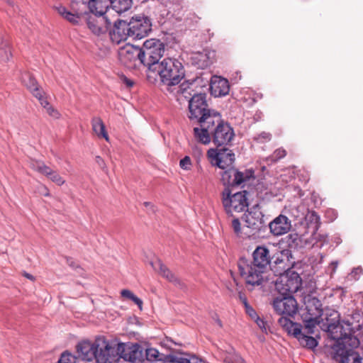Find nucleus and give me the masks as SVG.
Instances as JSON below:
<instances>
[{
  "label": "nucleus",
  "mask_w": 363,
  "mask_h": 363,
  "mask_svg": "<svg viewBox=\"0 0 363 363\" xmlns=\"http://www.w3.org/2000/svg\"><path fill=\"white\" fill-rule=\"evenodd\" d=\"M223 205L226 213L231 217L234 216V213L244 211L248 206L247 191H240L231 195L228 190H225L223 193Z\"/></svg>",
  "instance_id": "obj_7"
},
{
  "label": "nucleus",
  "mask_w": 363,
  "mask_h": 363,
  "mask_svg": "<svg viewBox=\"0 0 363 363\" xmlns=\"http://www.w3.org/2000/svg\"><path fill=\"white\" fill-rule=\"evenodd\" d=\"M91 128L94 134L99 138H103L106 141H109V136L106 130L105 124L99 117H94L91 120Z\"/></svg>",
  "instance_id": "obj_30"
},
{
  "label": "nucleus",
  "mask_w": 363,
  "mask_h": 363,
  "mask_svg": "<svg viewBox=\"0 0 363 363\" xmlns=\"http://www.w3.org/2000/svg\"><path fill=\"white\" fill-rule=\"evenodd\" d=\"M238 267L240 277L248 285L260 286L267 281V271L250 262V260L240 259Z\"/></svg>",
  "instance_id": "obj_6"
},
{
  "label": "nucleus",
  "mask_w": 363,
  "mask_h": 363,
  "mask_svg": "<svg viewBox=\"0 0 363 363\" xmlns=\"http://www.w3.org/2000/svg\"><path fill=\"white\" fill-rule=\"evenodd\" d=\"M259 143H265L271 140V134L269 133L263 132L260 133L256 138Z\"/></svg>",
  "instance_id": "obj_48"
},
{
  "label": "nucleus",
  "mask_w": 363,
  "mask_h": 363,
  "mask_svg": "<svg viewBox=\"0 0 363 363\" xmlns=\"http://www.w3.org/2000/svg\"><path fill=\"white\" fill-rule=\"evenodd\" d=\"M231 228L234 233L240 238H243V233L242 231L241 223L238 218H234L231 220Z\"/></svg>",
  "instance_id": "obj_42"
},
{
  "label": "nucleus",
  "mask_w": 363,
  "mask_h": 363,
  "mask_svg": "<svg viewBox=\"0 0 363 363\" xmlns=\"http://www.w3.org/2000/svg\"><path fill=\"white\" fill-rule=\"evenodd\" d=\"M189 108L190 112L189 118L191 119L198 120L201 118L203 113L209 110L207 108L206 94H194L189 100Z\"/></svg>",
  "instance_id": "obj_15"
},
{
  "label": "nucleus",
  "mask_w": 363,
  "mask_h": 363,
  "mask_svg": "<svg viewBox=\"0 0 363 363\" xmlns=\"http://www.w3.org/2000/svg\"><path fill=\"white\" fill-rule=\"evenodd\" d=\"M132 6V0H111V6L118 13L127 11Z\"/></svg>",
  "instance_id": "obj_33"
},
{
  "label": "nucleus",
  "mask_w": 363,
  "mask_h": 363,
  "mask_svg": "<svg viewBox=\"0 0 363 363\" xmlns=\"http://www.w3.org/2000/svg\"><path fill=\"white\" fill-rule=\"evenodd\" d=\"M130 300L133 301L138 306L140 310L143 309V301L138 297H137L134 294L130 298Z\"/></svg>",
  "instance_id": "obj_53"
},
{
  "label": "nucleus",
  "mask_w": 363,
  "mask_h": 363,
  "mask_svg": "<svg viewBox=\"0 0 363 363\" xmlns=\"http://www.w3.org/2000/svg\"><path fill=\"white\" fill-rule=\"evenodd\" d=\"M286 155V151L284 148H278L267 160L270 162H276L284 158Z\"/></svg>",
  "instance_id": "obj_39"
},
{
  "label": "nucleus",
  "mask_w": 363,
  "mask_h": 363,
  "mask_svg": "<svg viewBox=\"0 0 363 363\" xmlns=\"http://www.w3.org/2000/svg\"><path fill=\"white\" fill-rule=\"evenodd\" d=\"M76 1L73 0L70 9L62 5L55 6V10L63 18L67 21L77 24L79 23L81 18L85 12L86 4L79 1V6L75 7Z\"/></svg>",
  "instance_id": "obj_12"
},
{
  "label": "nucleus",
  "mask_w": 363,
  "mask_h": 363,
  "mask_svg": "<svg viewBox=\"0 0 363 363\" xmlns=\"http://www.w3.org/2000/svg\"><path fill=\"white\" fill-rule=\"evenodd\" d=\"M271 261L272 257L267 247L265 246H258L252 253V260H250V262L267 271Z\"/></svg>",
  "instance_id": "obj_21"
},
{
  "label": "nucleus",
  "mask_w": 363,
  "mask_h": 363,
  "mask_svg": "<svg viewBox=\"0 0 363 363\" xmlns=\"http://www.w3.org/2000/svg\"><path fill=\"white\" fill-rule=\"evenodd\" d=\"M313 238L314 240H317V242H318V241H320V244L319 247H322V246L323 245V244H324L325 242H326V241H327V238H326V236H325V235H320V234H318V233H314L313 234Z\"/></svg>",
  "instance_id": "obj_50"
},
{
  "label": "nucleus",
  "mask_w": 363,
  "mask_h": 363,
  "mask_svg": "<svg viewBox=\"0 0 363 363\" xmlns=\"http://www.w3.org/2000/svg\"><path fill=\"white\" fill-rule=\"evenodd\" d=\"M361 272H362V269L360 268H357L352 272V273H354V274H358V273H361Z\"/></svg>",
  "instance_id": "obj_59"
},
{
  "label": "nucleus",
  "mask_w": 363,
  "mask_h": 363,
  "mask_svg": "<svg viewBox=\"0 0 363 363\" xmlns=\"http://www.w3.org/2000/svg\"><path fill=\"white\" fill-rule=\"evenodd\" d=\"M38 192L44 196H50V191H49L48 188L45 185L42 184H40L38 186Z\"/></svg>",
  "instance_id": "obj_51"
},
{
  "label": "nucleus",
  "mask_w": 363,
  "mask_h": 363,
  "mask_svg": "<svg viewBox=\"0 0 363 363\" xmlns=\"http://www.w3.org/2000/svg\"><path fill=\"white\" fill-rule=\"evenodd\" d=\"M123 345L116 340H107L104 337H99L95 340L94 359L97 363H112L118 357Z\"/></svg>",
  "instance_id": "obj_5"
},
{
  "label": "nucleus",
  "mask_w": 363,
  "mask_h": 363,
  "mask_svg": "<svg viewBox=\"0 0 363 363\" xmlns=\"http://www.w3.org/2000/svg\"><path fill=\"white\" fill-rule=\"evenodd\" d=\"M235 186L241 185L254 177V171L252 169H245L243 172H241L235 169Z\"/></svg>",
  "instance_id": "obj_35"
},
{
  "label": "nucleus",
  "mask_w": 363,
  "mask_h": 363,
  "mask_svg": "<svg viewBox=\"0 0 363 363\" xmlns=\"http://www.w3.org/2000/svg\"><path fill=\"white\" fill-rule=\"evenodd\" d=\"M37 99L39 101L40 105L43 107L46 113L50 116L56 119L60 118V113L57 109H55L52 105L50 104L46 97H45V95H42L40 98H38Z\"/></svg>",
  "instance_id": "obj_34"
},
{
  "label": "nucleus",
  "mask_w": 363,
  "mask_h": 363,
  "mask_svg": "<svg viewBox=\"0 0 363 363\" xmlns=\"http://www.w3.org/2000/svg\"><path fill=\"white\" fill-rule=\"evenodd\" d=\"M198 122L200 124L201 127H203L204 128H208L211 130V133L218 126V123H221L223 121H221L220 115L214 111L208 110L205 113L199 118Z\"/></svg>",
  "instance_id": "obj_25"
},
{
  "label": "nucleus",
  "mask_w": 363,
  "mask_h": 363,
  "mask_svg": "<svg viewBox=\"0 0 363 363\" xmlns=\"http://www.w3.org/2000/svg\"><path fill=\"white\" fill-rule=\"evenodd\" d=\"M308 309V313L303 315V328L284 316L279 318L278 323L289 335L296 338L301 346L313 350L317 347L318 341L308 335L313 334L315 328L320 323L323 311L318 306H315L314 313Z\"/></svg>",
  "instance_id": "obj_2"
},
{
  "label": "nucleus",
  "mask_w": 363,
  "mask_h": 363,
  "mask_svg": "<svg viewBox=\"0 0 363 363\" xmlns=\"http://www.w3.org/2000/svg\"><path fill=\"white\" fill-rule=\"evenodd\" d=\"M306 220L311 223L315 224V230H317L318 228V223L320 220L319 216L314 211L308 212L306 216Z\"/></svg>",
  "instance_id": "obj_43"
},
{
  "label": "nucleus",
  "mask_w": 363,
  "mask_h": 363,
  "mask_svg": "<svg viewBox=\"0 0 363 363\" xmlns=\"http://www.w3.org/2000/svg\"><path fill=\"white\" fill-rule=\"evenodd\" d=\"M21 81L36 99L40 98L42 95H45L43 89L38 85L36 80L29 72H25L22 74Z\"/></svg>",
  "instance_id": "obj_26"
},
{
  "label": "nucleus",
  "mask_w": 363,
  "mask_h": 363,
  "mask_svg": "<svg viewBox=\"0 0 363 363\" xmlns=\"http://www.w3.org/2000/svg\"><path fill=\"white\" fill-rule=\"evenodd\" d=\"M316 302H317V303L318 304V306H320V303H319V301H318V300H317V301H316Z\"/></svg>",
  "instance_id": "obj_64"
},
{
  "label": "nucleus",
  "mask_w": 363,
  "mask_h": 363,
  "mask_svg": "<svg viewBox=\"0 0 363 363\" xmlns=\"http://www.w3.org/2000/svg\"><path fill=\"white\" fill-rule=\"evenodd\" d=\"M123 82L128 87H131L133 85V82L125 77L123 78Z\"/></svg>",
  "instance_id": "obj_55"
},
{
  "label": "nucleus",
  "mask_w": 363,
  "mask_h": 363,
  "mask_svg": "<svg viewBox=\"0 0 363 363\" xmlns=\"http://www.w3.org/2000/svg\"><path fill=\"white\" fill-rule=\"evenodd\" d=\"M160 82L167 86H173L180 83L185 76L182 64L174 58H164L155 67V72Z\"/></svg>",
  "instance_id": "obj_3"
},
{
  "label": "nucleus",
  "mask_w": 363,
  "mask_h": 363,
  "mask_svg": "<svg viewBox=\"0 0 363 363\" xmlns=\"http://www.w3.org/2000/svg\"><path fill=\"white\" fill-rule=\"evenodd\" d=\"M221 174V181L225 186H235V169L234 167L223 169Z\"/></svg>",
  "instance_id": "obj_32"
},
{
  "label": "nucleus",
  "mask_w": 363,
  "mask_h": 363,
  "mask_svg": "<svg viewBox=\"0 0 363 363\" xmlns=\"http://www.w3.org/2000/svg\"><path fill=\"white\" fill-rule=\"evenodd\" d=\"M337 264H338V263H337V261H335V262H331V266H332V267H333V269H332L331 273H334V272H335V270H336V269H337Z\"/></svg>",
  "instance_id": "obj_56"
},
{
  "label": "nucleus",
  "mask_w": 363,
  "mask_h": 363,
  "mask_svg": "<svg viewBox=\"0 0 363 363\" xmlns=\"http://www.w3.org/2000/svg\"><path fill=\"white\" fill-rule=\"evenodd\" d=\"M121 294L123 298L130 299L132 297V296L133 295V293L132 291H130V290L123 289L121 291Z\"/></svg>",
  "instance_id": "obj_54"
},
{
  "label": "nucleus",
  "mask_w": 363,
  "mask_h": 363,
  "mask_svg": "<svg viewBox=\"0 0 363 363\" xmlns=\"http://www.w3.org/2000/svg\"><path fill=\"white\" fill-rule=\"evenodd\" d=\"M359 317L354 314L342 323H328V331L331 337L336 340L333 346V358L339 363H361L362 357L354 350L360 344L355 333L361 328L359 320L354 319Z\"/></svg>",
  "instance_id": "obj_1"
},
{
  "label": "nucleus",
  "mask_w": 363,
  "mask_h": 363,
  "mask_svg": "<svg viewBox=\"0 0 363 363\" xmlns=\"http://www.w3.org/2000/svg\"><path fill=\"white\" fill-rule=\"evenodd\" d=\"M216 58L214 50L204 49L201 52L194 53L191 57L192 64L199 69L209 67Z\"/></svg>",
  "instance_id": "obj_20"
},
{
  "label": "nucleus",
  "mask_w": 363,
  "mask_h": 363,
  "mask_svg": "<svg viewBox=\"0 0 363 363\" xmlns=\"http://www.w3.org/2000/svg\"><path fill=\"white\" fill-rule=\"evenodd\" d=\"M210 89L211 94L215 97L225 96L229 93V82L225 78L213 76L211 79Z\"/></svg>",
  "instance_id": "obj_23"
},
{
  "label": "nucleus",
  "mask_w": 363,
  "mask_h": 363,
  "mask_svg": "<svg viewBox=\"0 0 363 363\" xmlns=\"http://www.w3.org/2000/svg\"><path fill=\"white\" fill-rule=\"evenodd\" d=\"M119 58L124 65L128 67H130L132 63H134L137 60H139L142 63L141 48L128 45L120 50Z\"/></svg>",
  "instance_id": "obj_18"
},
{
  "label": "nucleus",
  "mask_w": 363,
  "mask_h": 363,
  "mask_svg": "<svg viewBox=\"0 0 363 363\" xmlns=\"http://www.w3.org/2000/svg\"><path fill=\"white\" fill-rule=\"evenodd\" d=\"M96 159L98 160V161H100L101 157H97Z\"/></svg>",
  "instance_id": "obj_62"
},
{
  "label": "nucleus",
  "mask_w": 363,
  "mask_h": 363,
  "mask_svg": "<svg viewBox=\"0 0 363 363\" xmlns=\"http://www.w3.org/2000/svg\"><path fill=\"white\" fill-rule=\"evenodd\" d=\"M194 133L196 139L204 145L209 144L212 139L211 130L208 128H204L203 127L200 126V128H194Z\"/></svg>",
  "instance_id": "obj_31"
},
{
  "label": "nucleus",
  "mask_w": 363,
  "mask_h": 363,
  "mask_svg": "<svg viewBox=\"0 0 363 363\" xmlns=\"http://www.w3.org/2000/svg\"><path fill=\"white\" fill-rule=\"evenodd\" d=\"M96 159L98 160V161H100L101 157H97Z\"/></svg>",
  "instance_id": "obj_63"
},
{
  "label": "nucleus",
  "mask_w": 363,
  "mask_h": 363,
  "mask_svg": "<svg viewBox=\"0 0 363 363\" xmlns=\"http://www.w3.org/2000/svg\"><path fill=\"white\" fill-rule=\"evenodd\" d=\"M11 57L9 43L4 39H0V60L6 62Z\"/></svg>",
  "instance_id": "obj_36"
},
{
  "label": "nucleus",
  "mask_w": 363,
  "mask_h": 363,
  "mask_svg": "<svg viewBox=\"0 0 363 363\" xmlns=\"http://www.w3.org/2000/svg\"><path fill=\"white\" fill-rule=\"evenodd\" d=\"M122 345L123 351L118 353V357L127 362L141 363L143 359V351L138 346H128L125 343L119 342Z\"/></svg>",
  "instance_id": "obj_19"
},
{
  "label": "nucleus",
  "mask_w": 363,
  "mask_h": 363,
  "mask_svg": "<svg viewBox=\"0 0 363 363\" xmlns=\"http://www.w3.org/2000/svg\"><path fill=\"white\" fill-rule=\"evenodd\" d=\"M207 157L213 166L221 169L233 167L235 154L228 148H211L207 152Z\"/></svg>",
  "instance_id": "obj_9"
},
{
  "label": "nucleus",
  "mask_w": 363,
  "mask_h": 363,
  "mask_svg": "<svg viewBox=\"0 0 363 363\" xmlns=\"http://www.w3.org/2000/svg\"><path fill=\"white\" fill-rule=\"evenodd\" d=\"M145 354L147 360L150 362H152L153 361L162 360V358H160V356H162V354H160L159 351L155 348L147 349L145 351Z\"/></svg>",
  "instance_id": "obj_40"
},
{
  "label": "nucleus",
  "mask_w": 363,
  "mask_h": 363,
  "mask_svg": "<svg viewBox=\"0 0 363 363\" xmlns=\"http://www.w3.org/2000/svg\"><path fill=\"white\" fill-rule=\"evenodd\" d=\"M211 133L213 143L218 147L230 145L235 136L233 129L224 122L218 123Z\"/></svg>",
  "instance_id": "obj_14"
},
{
  "label": "nucleus",
  "mask_w": 363,
  "mask_h": 363,
  "mask_svg": "<svg viewBox=\"0 0 363 363\" xmlns=\"http://www.w3.org/2000/svg\"><path fill=\"white\" fill-rule=\"evenodd\" d=\"M291 252L289 250H284L277 252L272 257V269L278 276L290 272L293 265Z\"/></svg>",
  "instance_id": "obj_13"
},
{
  "label": "nucleus",
  "mask_w": 363,
  "mask_h": 363,
  "mask_svg": "<svg viewBox=\"0 0 363 363\" xmlns=\"http://www.w3.org/2000/svg\"><path fill=\"white\" fill-rule=\"evenodd\" d=\"M254 320L257 323L258 327L262 330V332L267 333V323L263 319L260 318L258 316Z\"/></svg>",
  "instance_id": "obj_49"
},
{
  "label": "nucleus",
  "mask_w": 363,
  "mask_h": 363,
  "mask_svg": "<svg viewBox=\"0 0 363 363\" xmlns=\"http://www.w3.org/2000/svg\"><path fill=\"white\" fill-rule=\"evenodd\" d=\"M179 167L184 170H191L192 167V162L190 157L185 156L179 161Z\"/></svg>",
  "instance_id": "obj_45"
},
{
  "label": "nucleus",
  "mask_w": 363,
  "mask_h": 363,
  "mask_svg": "<svg viewBox=\"0 0 363 363\" xmlns=\"http://www.w3.org/2000/svg\"><path fill=\"white\" fill-rule=\"evenodd\" d=\"M272 306L278 315L293 317L298 311L297 301L292 296L285 295L275 298Z\"/></svg>",
  "instance_id": "obj_11"
},
{
  "label": "nucleus",
  "mask_w": 363,
  "mask_h": 363,
  "mask_svg": "<svg viewBox=\"0 0 363 363\" xmlns=\"http://www.w3.org/2000/svg\"><path fill=\"white\" fill-rule=\"evenodd\" d=\"M128 22L118 20L114 23L113 29L110 31V38L113 43L119 44L130 38Z\"/></svg>",
  "instance_id": "obj_17"
},
{
  "label": "nucleus",
  "mask_w": 363,
  "mask_h": 363,
  "mask_svg": "<svg viewBox=\"0 0 363 363\" xmlns=\"http://www.w3.org/2000/svg\"><path fill=\"white\" fill-rule=\"evenodd\" d=\"M110 25L111 21L104 15L93 14L87 19L88 28L96 35L106 33Z\"/></svg>",
  "instance_id": "obj_16"
},
{
  "label": "nucleus",
  "mask_w": 363,
  "mask_h": 363,
  "mask_svg": "<svg viewBox=\"0 0 363 363\" xmlns=\"http://www.w3.org/2000/svg\"><path fill=\"white\" fill-rule=\"evenodd\" d=\"M77 359H78L76 355L65 351L61 354L57 363H77Z\"/></svg>",
  "instance_id": "obj_41"
},
{
  "label": "nucleus",
  "mask_w": 363,
  "mask_h": 363,
  "mask_svg": "<svg viewBox=\"0 0 363 363\" xmlns=\"http://www.w3.org/2000/svg\"><path fill=\"white\" fill-rule=\"evenodd\" d=\"M23 276H24L25 277H26L27 279H28L31 280V281H34V280H35L34 277H33L32 274H28V273H27V272H24V273H23Z\"/></svg>",
  "instance_id": "obj_57"
},
{
  "label": "nucleus",
  "mask_w": 363,
  "mask_h": 363,
  "mask_svg": "<svg viewBox=\"0 0 363 363\" xmlns=\"http://www.w3.org/2000/svg\"><path fill=\"white\" fill-rule=\"evenodd\" d=\"M111 0H89L88 7L92 14H106L111 6Z\"/></svg>",
  "instance_id": "obj_29"
},
{
  "label": "nucleus",
  "mask_w": 363,
  "mask_h": 363,
  "mask_svg": "<svg viewBox=\"0 0 363 363\" xmlns=\"http://www.w3.org/2000/svg\"><path fill=\"white\" fill-rule=\"evenodd\" d=\"M278 276L275 288L281 296H291L300 289L301 279L298 273L290 271Z\"/></svg>",
  "instance_id": "obj_8"
},
{
  "label": "nucleus",
  "mask_w": 363,
  "mask_h": 363,
  "mask_svg": "<svg viewBox=\"0 0 363 363\" xmlns=\"http://www.w3.org/2000/svg\"><path fill=\"white\" fill-rule=\"evenodd\" d=\"M45 176L48 177V179L58 186H62L65 183L64 178L62 177L57 171L53 170L50 167L48 170L45 172Z\"/></svg>",
  "instance_id": "obj_38"
},
{
  "label": "nucleus",
  "mask_w": 363,
  "mask_h": 363,
  "mask_svg": "<svg viewBox=\"0 0 363 363\" xmlns=\"http://www.w3.org/2000/svg\"><path fill=\"white\" fill-rule=\"evenodd\" d=\"M224 362L225 363H242L243 359L236 354L229 353L224 358Z\"/></svg>",
  "instance_id": "obj_44"
},
{
  "label": "nucleus",
  "mask_w": 363,
  "mask_h": 363,
  "mask_svg": "<svg viewBox=\"0 0 363 363\" xmlns=\"http://www.w3.org/2000/svg\"><path fill=\"white\" fill-rule=\"evenodd\" d=\"M144 205H145L146 207H149V206H150V207H151V208H152V207H153L152 204L151 203H150V202H145V203H144Z\"/></svg>",
  "instance_id": "obj_60"
},
{
  "label": "nucleus",
  "mask_w": 363,
  "mask_h": 363,
  "mask_svg": "<svg viewBox=\"0 0 363 363\" xmlns=\"http://www.w3.org/2000/svg\"><path fill=\"white\" fill-rule=\"evenodd\" d=\"M142 51V64L148 69L147 77L155 74V67L164 52V45L160 40L151 38L144 42Z\"/></svg>",
  "instance_id": "obj_4"
},
{
  "label": "nucleus",
  "mask_w": 363,
  "mask_h": 363,
  "mask_svg": "<svg viewBox=\"0 0 363 363\" xmlns=\"http://www.w3.org/2000/svg\"><path fill=\"white\" fill-rule=\"evenodd\" d=\"M185 86V84H182L179 87V90H178V92H182V94H184L186 91V89Z\"/></svg>",
  "instance_id": "obj_58"
},
{
  "label": "nucleus",
  "mask_w": 363,
  "mask_h": 363,
  "mask_svg": "<svg viewBox=\"0 0 363 363\" xmlns=\"http://www.w3.org/2000/svg\"><path fill=\"white\" fill-rule=\"evenodd\" d=\"M244 303H245V306L246 313L249 315V316L252 320H255V318H257L258 317V315H257L256 311L250 306H249L247 304L246 301H245Z\"/></svg>",
  "instance_id": "obj_47"
},
{
  "label": "nucleus",
  "mask_w": 363,
  "mask_h": 363,
  "mask_svg": "<svg viewBox=\"0 0 363 363\" xmlns=\"http://www.w3.org/2000/svg\"><path fill=\"white\" fill-rule=\"evenodd\" d=\"M247 227L257 229L263 223V215L259 208H253L245 214Z\"/></svg>",
  "instance_id": "obj_28"
},
{
  "label": "nucleus",
  "mask_w": 363,
  "mask_h": 363,
  "mask_svg": "<svg viewBox=\"0 0 363 363\" xmlns=\"http://www.w3.org/2000/svg\"><path fill=\"white\" fill-rule=\"evenodd\" d=\"M216 323H218V325L220 327H222V323H221V320H220L217 319Z\"/></svg>",
  "instance_id": "obj_61"
},
{
  "label": "nucleus",
  "mask_w": 363,
  "mask_h": 363,
  "mask_svg": "<svg viewBox=\"0 0 363 363\" xmlns=\"http://www.w3.org/2000/svg\"><path fill=\"white\" fill-rule=\"evenodd\" d=\"M155 262H151V265L156 272L174 284H181L180 280L160 259H155Z\"/></svg>",
  "instance_id": "obj_27"
},
{
  "label": "nucleus",
  "mask_w": 363,
  "mask_h": 363,
  "mask_svg": "<svg viewBox=\"0 0 363 363\" xmlns=\"http://www.w3.org/2000/svg\"><path fill=\"white\" fill-rule=\"evenodd\" d=\"M130 38L141 39L146 37L152 30L150 18L143 14L133 16L128 22Z\"/></svg>",
  "instance_id": "obj_10"
},
{
  "label": "nucleus",
  "mask_w": 363,
  "mask_h": 363,
  "mask_svg": "<svg viewBox=\"0 0 363 363\" xmlns=\"http://www.w3.org/2000/svg\"><path fill=\"white\" fill-rule=\"evenodd\" d=\"M29 167L40 174L45 175V172L48 170L49 167L43 161L30 159L28 161Z\"/></svg>",
  "instance_id": "obj_37"
},
{
  "label": "nucleus",
  "mask_w": 363,
  "mask_h": 363,
  "mask_svg": "<svg viewBox=\"0 0 363 363\" xmlns=\"http://www.w3.org/2000/svg\"><path fill=\"white\" fill-rule=\"evenodd\" d=\"M95 341L91 342L88 340H83L76 345V356L77 359L84 361H91L94 359Z\"/></svg>",
  "instance_id": "obj_22"
},
{
  "label": "nucleus",
  "mask_w": 363,
  "mask_h": 363,
  "mask_svg": "<svg viewBox=\"0 0 363 363\" xmlns=\"http://www.w3.org/2000/svg\"><path fill=\"white\" fill-rule=\"evenodd\" d=\"M206 363L205 360L201 357L193 355L189 359H184L181 363Z\"/></svg>",
  "instance_id": "obj_46"
},
{
  "label": "nucleus",
  "mask_w": 363,
  "mask_h": 363,
  "mask_svg": "<svg viewBox=\"0 0 363 363\" xmlns=\"http://www.w3.org/2000/svg\"><path fill=\"white\" fill-rule=\"evenodd\" d=\"M130 300L133 301L138 306L140 310L143 309V301L138 297H137L134 294L130 298Z\"/></svg>",
  "instance_id": "obj_52"
},
{
  "label": "nucleus",
  "mask_w": 363,
  "mask_h": 363,
  "mask_svg": "<svg viewBox=\"0 0 363 363\" xmlns=\"http://www.w3.org/2000/svg\"><path fill=\"white\" fill-rule=\"evenodd\" d=\"M291 228V220L284 215H279L269 223L271 233L277 236L287 233Z\"/></svg>",
  "instance_id": "obj_24"
}]
</instances>
